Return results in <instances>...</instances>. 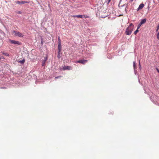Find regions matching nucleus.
I'll return each instance as SVG.
<instances>
[{
	"instance_id": "nucleus-2",
	"label": "nucleus",
	"mask_w": 159,
	"mask_h": 159,
	"mask_svg": "<svg viewBox=\"0 0 159 159\" xmlns=\"http://www.w3.org/2000/svg\"><path fill=\"white\" fill-rule=\"evenodd\" d=\"M13 34H14V35L15 36H18L20 37H23V35L21 33L15 30H14L13 31Z\"/></svg>"
},
{
	"instance_id": "nucleus-15",
	"label": "nucleus",
	"mask_w": 159,
	"mask_h": 159,
	"mask_svg": "<svg viewBox=\"0 0 159 159\" xmlns=\"http://www.w3.org/2000/svg\"><path fill=\"white\" fill-rule=\"evenodd\" d=\"M139 29H137L135 31L134 33L135 34H136L138 32H139Z\"/></svg>"
},
{
	"instance_id": "nucleus-6",
	"label": "nucleus",
	"mask_w": 159,
	"mask_h": 159,
	"mask_svg": "<svg viewBox=\"0 0 159 159\" xmlns=\"http://www.w3.org/2000/svg\"><path fill=\"white\" fill-rule=\"evenodd\" d=\"M87 61L86 60H80L79 61H77L76 62L80 63H82V64H85Z\"/></svg>"
},
{
	"instance_id": "nucleus-4",
	"label": "nucleus",
	"mask_w": 159,
	"mask_h": 159,
	"mask_svg": "<svg viewBox=\"0 0 159 159\" xmlns=\"http://www.w3.org/2000/svg\"><path fill=\"white\" fill-rule=\"evenodd\" d=\"M10 42L12 44H17L18 45L21 44V43L20 42L14 40H10Z\"/></svg>"
},
{
	"instance_id": "nucleus-13",
	"label": "nucleus",
	"mask_w": 159,
	"mask_h": 159,
	"mask_svg": "<svg viewBox=\"0 0 159 159\" xmlns=\"http://www.w3.org/2000/svg\"><path fill=\"white\" fill-rule=\"evenodd\" d=\"M18 62L20 63L21 64H24L25 62V60L24 59H23L22 60L19 61H18Z\"/></svg>"
},
{
	"instance_id": "nucleus-16",
	"label": "nucleus",
	"mask_w": 159,
	"mask_h": 159,
	"mask_svg": "<svg viewBox=\"0 0 159 159\" xmlns=\"http://www.w3.org/2000/svg\"><path fill=\"white\" fill-rule=\"evenodd\" d=\"M142 25V24H141V23H140L138 25L137 29H139V28L141 27V25Z\"/></svg>"
},
{
	"instance_id": "nucleus-21",
	"label": "nucleus",
	"mask_w": 159,
	"mask_h": 159,
	"mask_svg": "<svg viewBox=\"0 0 159 159\" xmlns=\"http://www.w3.org/2000/svg\"><path fill=\"white\" fill-rule=\"evenodd\" d=\"M156 69L157 71L159 73V70H158V69L157 68H156Z\"/></svg>"
},
{
	"instance_id": "nucleus-8",
	"label": "nucleus",
	"mask_w": 159,
	"mask_h": 159,
	"mask_svg": "<svg viewBox=\"0 0 159 159\" xmlns=\"http://www.w3.org/2000/svg\"><path fill=\"white\" fill-rule=\"evenodd\" d=\"M144 4H143V3L139 5V7L138 8V9L137 10V11H138L139 10L142 9L144 7Z\"/></svg>"
},
{
	"instance_id": "nucleus-20",
	"label": "nucleus",
	"mask_w": 159,
	"mask_h": 159,
	"mask_svg": "<svg viewBox=\"0 0 159 159\" xmlns=\"http://www.w3.org/2000/svg\"><path fill=\"white\" fill-rule=\"evenodd\" d=\"M133 65H134V68L135 66V62H133Z\"/></svg>"
},
{
	"instance_id": "nucleus-10",
	"label": "nucleus",
	"mask_w": 159,
	"mask_h": 159,
	"mask_svg": "<svg viewBox=\"0 0 159 159\" xmlns=\"http://www.w3.org/2000/svg\"><path fill=\"white\" fill-rule=\"evenodd\" d=\"M1 53L3 55L6 56L7 57H9V54L7 52H4L3 51L1 52Z\"/></svg>"
},
{
	"instance_id": "nucleus-24",
	"label": "nucleus",
	"mask_w": 159,
	"mask_h": 159,
	"mask_svg": "<svg viewBox=\"0 0 159 159\" xmlns=\"http://www.w3.org/2000/svg\"><path fill=\"white\" fill-rule=\"evenodd\" d=\"M133 0H130V2H133Z\"/></svg>"
},
{
	"instance_id": "nucleus-18",
	"label": "nucleus",
	"mask_w": 159,
	"mask_h": 159,
	"mask_svg": "<svg viewBox=\"0 0 159 159\" xmlns=\"http://www.w3.org/2000/svg\"><path fill=\"white\" fill-rule=\"evenodd\" d=\"M62 77V76L60 75V76H58L56 77H55V79H58V78H59L61 77Z\"/></svg>"
},
{
	"instance_id": "nucleus-22",
	"label": "nucleus",
	"mask_w": 159,
	"mask_h": 159,
	"mask_svg": "<svg viewBox=\"0 0 159 159\" xmlns=\"http://www.w3.org/2000/svg\"><path fill=\"white\" fill-rule=\"evenodd\" d=\"M18 13L20 14H21V12L20 11H18Z\"/></svg>"
},
{
	"instance_id": "nucleus-11",
	"label": "nucleus",
	"mask_w": 159,
	"mask_h": 159,
	"mask_svg": "<svg viewBox=\"0 0 159 159\" xmlns=\"http://www.w3.org/2000/svg\"><path fill=\"white\" fill-rule=\"evenodd\" d=\"M47 60V57L46 58H45L43 60V61L42 63V66H44L45 65V62Z\"/></svg>"
},
{
	"instance_id": "nucleus-7",
	"label": "nucleus",
	"mask_w": 159,
	"mask_h": 159,
	"mask_svg": "<svg viewBox=\"0 0 159 159\" xmlns=\"http://www.w3.org/2000/svg\"><path fill=\"white\" fill-rule=\"evenodd\" d=\"M63 69L64 70H71L72 67L71 66H64L63 67Z\"/></svg>"
},
{
	"instance_id": "nucleus-26",
	"label": "nucleus",
	"mask_w": 159,
	"mask_h": 159,
	"mask_svg": "<svg viewBox=\"0 0 159 159\" xmlns=\"http://www.w3.org/2000/svg\"><path fill=\"white\" fill-rule=\"evenodd\" d=\"M111 1V0H108V2H110Z\"/></svg>"
},
{
	"instance_id": "nucleus-19",
	"label": "nucleus",
	"mask_w": 159,
	"mask_h": 159,
	"mask_svg": "<svg viewBox=\"0 0 159 159\" xmlns=\"http://www.w3.org/2000/svg\"><path fill=\"white\" fill-rule=\"evenodd\" d=\"M157 37L158 39H159V33H158L157 34Z\"/></svg>"
},
{
	"instance_id": "nucleus-12",
	"label": "nucleus",
	"mask_w": 159,
	"mask_h": 159,
	"mask_svg": "<svg viewBox=\"0 0 159 159\" xmlns=\"http://www.w3.org/2000/svg\"><path fill=\"white\" fill-rule=\"evenodd\" d=\"M146 20H147L146 19H144L142 20L140 22L141 24L142 25L145 23L146 21Z\"/></svg>"
},
{
	"instance_id": "nucleus-17",
	"label": "nucleus",
	"mask_w": 159,
	"mask_h": 159,
	"mask_svg": "<svg viewBox=\"0 0 159 159\" xmlns=\"http://www.w3.org/2000/svg\"><path fill=\"white\" fill-rule=\"evenodd\" d=\"M159 29V24H158L157 27V29L156 30V31L157 32L158 30Z\"/></svg>"
},
{
	"instance_id": "nucleus-1",
	"label": "nucleus",
	"mask_w": 159,
	"mask_h": 159,
	"mask_svg": "<svg viewBox=\"0 0 159 159\" xmlns=\"http://www.w3.org/2000/svg\"><path fill=\"white\" fill-rule=\"evenodd\" d=\"M134 25L133 24L131 23L126 28L125 31V34L127 35H130L133 29Z\"/></svg>"
},
{
	"instance_id": "nucleus-9",
	"label": "nucleus",
	"mask_w": 159,
	"mask_h": 159,
	"mask_svg": "<svg viewBox=\"0 0 159 159\" xmlns=\"http://www.w3.org/2000/svg\"><path fill=\"white\" fill-rule=\"evenodd\" d=\"M58 53H59L61 51V44H58Z\"/></svg>"
},
{
	"instance_id": "nucleus-25",
	"label": "nucleus",
	"mask_w": 159,
	"mask_h": 159,
	"mask_svg": "<svg viewBox=\"0 0 159 159\" xmlns=\"http://www.w3.org/2000/svg\"><path fill=\"white\" fill-rule=\"evenodd\" d=\"M41 44H43V41H41Z\"/></svg>"
},
{
	"instance_id": "nucleus-14",
	"label": "nucleus",
	"mask_w": 159,
	"mask_h": 159,
	"mask_svg": "<svg viewBox=\"0 0 159 159\" xmlns=\"http://www.w3.org/2000/svg\"><path fill=\"white\" fill-rule=\"evenodd\" d=\"M58 44H61V40L60 39L59 37H58Z\"/></svg>"
},
{
	"instance_id": "nucleus-5",
	"label": "nucleus",
	"mask_w": 159,
	"mask_h": 159,
	"mask_svg": "<svg viewBox=\"0 0 159 159\" xmlns=\"http://www.w3.org/2000/svg\"><path fill=\"white\" fill-rule=\"evenodd\" d=\"M15 3L17 4H24L25 3H28V2L27 1H22L21 2H20L19 1H16V2H15Z\"/></svg>"
},
{
	"instance_id": "nucleus-3",
	"label": "nucleus",
	"mask_w": 159,
	"mask_h": 159,
	"mask_svg": "<svg viewBox=\"0 0 159 159\" xmlns=\"http://www.w3.org/2000/svg\"><path fill=\"white\" fill-rule=\"evenodd\" d=\"M72 17H77V18H88L89 17V16H87L82 15H74V16H72Z\"/></svg>"
},
{
	"instance_id": "nucleus-23",
	"label": "nucleus",
	"mask_w": 159,
	"mask_h": 159,
	"mask_svg": "<svg viewBox=\"0 0 159 159\" xmlns=\"http://www.w3.org/2000/svg\"><path fill=\"white\" fill-rule=\"evenodd\" d=\"M59 53H58V56H57L58 57V58H60V57H59Z\"/></svg>"
}]
</instances>
